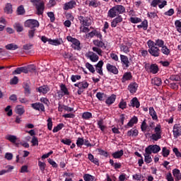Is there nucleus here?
Returning <instances> with one entry per match:
<instances>
[{
  "mask_svg": "<svg viewBox=\"0 0 181 181\" xmlns=\"http://www.w3.org/2000/svg\"><path fill=\"white\" fill-rule=\"evenodd\" d=\"M33 47V45L29 43V44H25L23 46V50H30Z\"/></svg>",
  "mask_w": 181,
  "mask_h": 181,
  "instance_id": "69168bd1",
  "label": "nucleus"
},
{
  "mask_svg": "<svg viewBox=\"0 0 181 181\" xmlns=\"http://www.w3.org/2000/svg\"><path fill=\"white\" fill-rule=\"evenodd\" d=\"M152 84H154V86H157L159 87V86L162 85V79L160 78L156 77L151 80Z\"/></svg>",
  "mask_w": 181,
  "mask_h": 181,
  "instance_id": "a878e982",
  "label": "nucleus"
},
{
  "mask_svg": "<svg viewBox=\"0 0 181 181\" xmlns=\"http://www.w3.org/2000/svg\"><path fill=\"white\" fill-rule=\"evenodd\" d=\"M149 114L151 117H152L153 119H158V115H156V112H155V109H153V107L149 108Z\"/></svg>",
  "mask_w": 181,
  "mask_h": 181,
  "instance_id": "7c9ffc66",
  "label": "nucleus"
},
{
  "mask_svg": "<svg viewBox=\"0 0 181 181\" xmlns=\"http://www.w3.org/2000/svg\"><path fill=\"white\" fill-rule=\"evenodd\" d=\"M31 107L37 111H45V105L40 103H32Z\"/></svg>",
  "mask_w": 181,
  "mask_h": 181,
  "instance_id": "ddd939ff",
  "label": "nucleus"
},
{
  "mask_svg": "<svg viewBox=\"0 0 181 181\" xmlns=\"http://www.w3.org/2000/svg\"><path fill=\"white\" fill-rule=\"evenodd\" d=\"M5 12L7 13H12V4L8 3L4 8Z\"/></svg>",
  "mask_w": 181,
  "mask_h": 181,
  "instance_id": "a19ab883",
  "label": "nucleus"
},
{
  "mask_svg": "<svg viewBox=\"0 0 181 181\" xmlns=\"http://www.w3.org/2000/svg\"><path fill=\"white\" fill-rule=\"evenodd\" d=\"M120 60H121L122 64H124L125 66V67H127V68L129 67V60L128 59V57L121 54Z\"/></svg>",
  "mask_w": 181,
  "mask_h": 181,
  "instance_id": "dca6fc26",
  "label": "nucleus"
},
{
  "mask_svg": "<svg viewBox=\"0 0 181 181\" xmlns=\"http://www.w3.org/2000/svg\"><path fill=\"white\" fill-rule=\"evenodd\" d=\"M76 1L71 0L64 4V11H69V9H73V8L76 6Z\"/></svg>",
  "mask_w": 181,
  "mask_h": 181,
  "instance_id": "9b49d317",
  "label": "nucleus"
},
{
  "mask_svg": "<svg viewBox=\"0 0 181 181\" xmlns=\"http://www.w3.org/2000/svg\"><path fill=\"white\" fill-rule=\"evenodd\" d=\"M144 69L146 71H148V73H152L153 74H156L158 71H159V68L158 67V65L155 64H152L150 65L149 64H146L144 66Z\"/></svg>",
  "mask_w": 181,
  "mask_h": 181,
  "instance_id": "7ed1b4c3",
  "label": "nucleus"
},
{
  "mask_svg": "<svg viewBox=\"0 0 181 181\" xmlns=\"http://www.w3.org/2000/svg\"><path fill=\"white\" fill-rule=\"evenodd\" d=\"M25 94H30V87L28 83H24Z\"/></svg>",
  "mask_w": 181,
  "mask_h": 181,
  "instance_id": "6e6d98bb",
  "label": "nucleus"
},
{
  "mask_svg": "<svg viewBox=\"0 0 181 181\" xmlns=\"http://www.w3.org/2000/svg\"><path fill=\"white\" fill-rule=\"evenodd\" d=\"M144 162H146V163H151V162H152V157H151V153H148L146 151H145L144 153Z\"/></svg>",
  "mask_w": 181,
  "mask_h": 181,
  "instance_id": "cd10ccee",
  "label": "nucleus"
},
{
  "mask_svg": "<svg viewBox=\"0 0 181 181\" xmlns=\"http://www.w3.org/2000/svg\"><path fill=\"white\" fill-rule=\"evenodd\" d=\"M25 8L23 7V5H21L20 6L18 7L17 8V13L18 15H25Z\"/></svg>",
  "mask_w": 181,
  "mask_h": 181,
  "instance_id": "ea45409f",
  "label": "nucleus"
},
{
  "mask_svg": "<svg viewBox=\"0 0 181 181\" xmlns=\"http://www.w3.org/2000/svg\"><path fill=\"white\" fill-rule=\"evenodd\" d=\"M151 138L153 141H158V139H160L162 138V135L158 133L153 134L151 135Z\"/></svg>",
  "mask_w": 181,
  "mask_h": 181,
  "instance_id": "09e8293b",
  "label": "nucleus"
},
{
  "mask_svg": "<svg viewBox=\"0 0 181 181\" xmlns=\"http://www.w3.org/2000/svg\"><path fill=\"white\" fill-rule=\"evenodd\" d=\"M140 105L141 104L139 103V100H138V98L136 97L133 98L130 101L129 107H133V108H134V107L136 108H139Z\"/></svg>",
  "mask_w": 181,
  "mask_h": 181,
  "instance_id": "4468645a",
  "label": "nucleus"
},
{
  "mask_svg": "<svg viewBox=\"0 0 181 181\" xmlns=\"http://www.w3.org/2000/svg\"><path fill=\"white\" fill-rule=\"evenodd\" d=\"M88 158L89 160H90V162H92L95 165H97L98 166V165H100V163H98V159L94 158V156H93V154L89 153L88 155Z\"/></svg>",
  "mask_w": 181,
  "mask_h": 181,
  "instance_id": "c85d7f7f",
  "label": "nucleus"
},
{
  "mask_svg": "<svg viewBox=\"0 0 181 181\" xmlns=\"http://www.w3.org/2000/svg\"><path fill=\"white\" fill-rule=\"evenodd\" d=\"M27 69V74L28 73H33L35 71H36V66L33 64L31 65H28L27 66H25Z\"/></svg>",
  "mask_w": 181,
  "mask_h": 181,
  "instance_id": "473e14b6",
  "label": "nucleus"
},
{
  "mask_svg": "<svg viewBox=\"0 0 181 181\" xmlns=\"http://www.w3.org/2000/svg\"><path fill=\"white\" fill-rule=\"evenodd\" d=\"M174 138L177 139L181 135V126L180 124H175L173 128Z\"/></svg>",
  "mask_w": 181,
  "mask_h": 181,
  "instance_id": "0eeeda50",
  "label": "nucleus"
},
{
  "mask_svg": "<svg viewBox=\"0 0 181 181\" xmlns=\"http://www.w3.org/2000/svg\"><path fill=\"white\" fill-rule=\"evenodd\" d=\"M66 39L68 42H71L72 43L71 47H73V49H74L75 50H80V49H81L80 47V41L78 40L73 38V37L71 36L66 37Z\"/></svg>",
  "mask_w": 181,
  "mask_h": 181,
  "instance_id": "20e7f679",
  "label": "nucleus"
},
{
  "mask_svg": "<svg viewBox=\"0 0 181 181\" xmlns=\"http://www.w3.org/2000/svg\"><path fill=\"white\" fill-rule=\"evenodd\" d=\"M30 2L35 6L37 9V13L38 15H42L45 11V2L42 0H30Z\"/></svg>",
  "mask_w": 181,
  "mask_h": 181,
  "instance_id": "f257e3e1",
  "label": "nucleus"
},
{
  "mask_svg": "<svg viewBox=\"0 0 181 181\" xmlns=\"http://www.w3.org/2000/svg\"><path fill=\"white\" fill-rule=\"evenodd\" d=\"M83 179L85 181H94V176L90 174H85L83 176Z\"/></svg>",
  "mask_w": 181,
  "mask_h": 181,
  "instance_id": "79ce46f5",
  "label": "nucleus"
},
{
  "mask_svg": "<svg viewBox=\"0 0 181 181\" xmlns=\"http://www.w3.org/2000/svg\"><path fill=\"white\" fill-rule=\"evenodd\" d=\"M46 42H48L49 45H53L54 46H59V45H62L59 40H51L46 38Z\"/></svg>",
  "mask_w": 181,
  "mask_h": 181,
  "instance_id": "b1692460",
  "label": "nucleus"
},
{
  "mask_svg": "<svg viewBox=\"0 0 181 181\" xmlns=\"http://www.w3.org/2000/svg\"><path fill=\"white\" fill-rule=\"evenodd\" d=\"M127 136H138V130L137 129H131L127 132Z\"/></svg>",
  "mask_w": 181,
  "mask_h": 181,
  "instance_id": "72a5a7b5",
  "label": "nucleus"
},
{
  "mask_svg": "<svg viewBox=\"0 0 181 181\" xmlns=\"http://www.w3.org/2000/svg\"><path fill=\"white\" fill-rule=\"evenodd\" d=\"M61 142L62 144H64V145H71V140H70V139H63L61 140Z\"/></svg>",
  "mask_w": 181,
  "mask_h": 181,
  "instance_id": "0e129e2a",
  "label": "nucleus"
},
{
  "mask_svg": "<svg viewBox=\"0 0 181 181\" xmlns=\"http://www.w3.org/2000/svg\"><path fill=\"white\" fill-rule=\"evenodd\" d=\"M11 105H8L6 108H5V111L6 112H7V115L8 117H12V109Z\"/></svg>",
  "mask_w": 181,
  "mask_h": 181,
  "instance_id": "13d9d810",
  "label": "nucleus"
},
{
  "mask_svg": "<svg viewBox=\"0 0 181 181\" xmlns=\"http://www.w3.org/2000/svg\"><path fill=\"white\" fill-rule=\"evenodd\" d=\"M130 22H132V23H139V22H142V20L139 18L131 17Z\"/></svg>",
  "mask_w": 181,
  "mask_h": 181,
  "instance_id": "864d4df0",
  "label": "nucleus"
},
{
  "mask_svg": "<svg viewBox=\"0 0 181 181\" xmlns=\"http://www.w3.org/2000/svg\"><path fill=\"white\" fill-rule=\"evenodd\" d=\"M24 26L30 29H36V28H39V21L35 19H29L24 23Z\"/></svg>",
  "mask_w": 181,
  "mask_h": 181,
  "instance_id": "f03ea898",
  "label": "nucleus"
},
{
  "mask_svg": "<svg viewBox=\"0 0 181 181\" xmlns=\"http://www.w3.org/2000/svg\"><path fill=\"white\" fill-rule=\"evenodd\" d=\"M160 52V50L159 49V48H158V47H153L148 49V52L150 53V54H151V56H153L154 57H159Z\"/></svg>",
  "mask_w": 181,
  "mask_h": 181,
  "instance_id": "1a4fd4ad",
  "label": "nucleus"
},
{
  "mask_svg": "<svg viewBox=\"0 0 181 181\" xmlns=\"http://www.w3.org/2000/svg\"><path fill=\"white\" fill-rule=\"evenodd\" d=\"M173 151L175 156H177V158H181V153L179 151V149H177V148H174Z\"/></svg>",
  "mask_w": 181,
  "mask_h": 181,
  "instance_id": "338daca9",
  "label": "nucleus"
},
{
  "mask_svg": "<svg viewBox=\"0 0 181 181\" xmlns=\"http://www.w3.org/2000/svg\"><path fill=\"white\" fill-rule=\"evenodd\" d=\"M119 108H121V110H125V108H127V102H125V101H124V100H122L119 103Z\"/></svg>",
  "mask_w": 181,
  "mask_h": 181,
  "instance_id": "bf43d9fd",
  "label": "nucleus"
},
{
  "mask_svg": "<svg viewBox=\"0 0 181 181\" xmlns=\"http://www.w3.org/2000/svg\"><path fill=\"white\" fill-rule=\"evenodd\" d=\"M132 78V75L130 72H127L123 75V77L122 78V83H125L128 80H131Z\"/></svg>",
  "mask_w": 181,
  "mask_h": 181,
  "instance_id": "4be33fe9",
  "label": "nucleus"
},
{
  "mask_svg": "<svg viewBox=\"0 0 181 181\" xmlns=\"http://www.w3.org/2000/svg\"><path fill=\"white\" fill-rule=\"evenodd\" d=\"M122 155H124V151L120 150L119 151H116V152L113 153L112 154V156H113V158L115 159H119V158H121V156H122Z\"/></svg>",
  "mask_w": 181,
  "mask_h": 181,
  "instance_id": "bb28decb",
  "label": "nucleus"
},
{
  "mask_svg": "<svg viewBox=\"0 0 181 181\" xmlns=\"http://www.w3.org/2000/svg\"><path fill=\"white\" fill-rule=\"evenodd\" d=\"M86 57L88 59H90L91 62H98V59H99L98 55H97L95 53L93 52H88V53H86Z\"/></svg>",
  "mask_w": 181,
  "mask_h": 181,
  "instance_id": "6e6552de",
  "label": "nucleus"
},
{
  "mask_svg": "<svg viewBox=\"0 0 181 181\" xmlns=\"http://www.w3.org/2000/svg\"><path fill=\"white\" fill-rule=\"evenodd\" d=\"M47 129L49 131H52L53 128V122L52 121V117H49L47 120Z\"/></svg>",
  "mask_w": 181,
  "mask_h": 181,
  "instance_id": "37998d69",
  "label": "nucleus"
},
{
  "mask_svg": "<svg viewBox=\"0 0 181 181\" xmlns=\"http://www.w3.org/2000/svg\"><path fill=\"white\" fill-rule=\"evenodd\" d=\"M86 67L88 68V69L89 70V71H90V73H95V69H94V66H93V65L88 62H87L86 64Z\"/></svg>",
  "mask_w": 181,
  "mask_h": 181,
  "instance_id": "c03bdc74",
  "label": "nucleus"
},
{
  "mask_svg": "<svg viewBox=\"0 0 181 181\" xmlns=\"http://www.w3.org/2000/svg\"><path fill=\"white\" fill-rule=\"evenodd\" d=\"M120 50L124 52V53H129V47L127 45H120Z\"/></svg>",
  "mask_w": 181,
  "mask_h": 181,
  "instance_id": "3c124183",
  "label": "nucleus"
},
{
  "mask_svg": "<svg viewBox=\"0 0 181 181\" xmlns=\"http://www.w3.org/2000/svg\"><path fill=\"white\" fill-rule=\"evenodd\" d=\"M160 151V146L158 145H149L147 148L145 149V152H147V153H158Z\"/></svg>",
  "mask_w": 181,
  "mask_h": 181,
  "instance_id": "39448f33",
  "label": "nucleus"
},
{
  "mask_svg": "<svg viewBox=\"0 0 181 181\" xmlns=\"http://www.w3.org/2000/svg\"><path fill=\"white\" fill-rule=\"evenodd\" d=\"M35 32H36V28L30 29L28 31V37H29L30 39H33V37H35Z\"/></svg>",
  "mask_w": 181,
  "mask_h": 181,
  "instance_id": "8fccbe9b",
  "label": "nucleus"
},
{
  "mask_svg": "<svg viewBox=\"0 0 181 181\" xmlns=\"http://www.w3.org/2000/svg\"><path fill=\"white\" fill-rule=\"evenodd\" d=\"M78 19L83 26H90L91 25L89 17L81 16L78 17Z\"/></svg>",
  "mask_w": 181,
  "mask_h": 181,
  "instance_id": "423d86ee",
  "label": "nucleus"
},
{
  "mask_svg": "<svg viewBox=\"0 0 181 181\" xmlns=\"http://www.w3.org/2000/svg\"><path fill=\"white\" fill-rule=\"evenodd\" d=\"M117 98V95H112L111 96H110L105 101L106 104H107L108 105H111V104H113V103L115 101Z\"/></svg>",
  "mask_w": 181,
  "mask_h": 181,
  "instance_id": "5701e85b",
  "label": "nucleus"
},
{
  "mask_svg": "<svg viewBox=\"0 0 181 181\" xmlns=\"http://www.w3.org/2000/svg\"><path fill=\"white\" fill-rule=\"evenodd\" d=\"M6 170H2L0 171V176H2V175H5V173H9V172H12L13 170L14 167L12 165H7L6 167Z\"/></svg>",
  "mask_w": 181,
  "mask_h": 181,
  "instance_id": "412c9836",
  "label": "nucleus"
},
{
  "mask_svg": "<svg viewBox=\"0 0 181 181\" xmlns=\"http://www.w3.org/2000/svg\"><path fill=\"white\" fill-rule=\"evenodd\" d=\"M161 52L163 54H165V56H169V54L170 53V49L168 48L167 46L161 47Z\"/></svg>",
  "mask_w": 181,
  "mask_h": 181,
  "instance_id": "58836bf2",
  "label": "nucleus"
},
{
  "mask_svg": "<svg viewBox=\"0 0 181 181\" xmlns=\"http://www.w3.org/2000/svg\"><path fill=\"white\" fill-rule=\"evenodd\" d=\"M170 80H171L172 81H180V76L179 75H172L170 77Z\"/></svg>",
  "mask_w": 181,
  "mask_h": 181,
  "instance_id": "052dcab7",
  "label": "nucleus"
},
{
  "mask_svg": "<svg viewBox=\"0 0 181 181\" xmlns=\"http://www.w3.org/2000/svg\"><path fill=\"white\" fill-rule=\"evenodd\" d=\"M133 179H135V180H144V176L141 174H135L133 175Z\"/></svg>",
  "mask_w": 181,
  "mask_h": 181,
  "instance_id": "680f3d73",
  "label": "nucleus"
},
{
  "mask_svg": "<svg viewBox=\"0 0 181 181\" xmlns=\"http://www.w3.org/2000/svg\"><path fill=\"white\" fill-rule=\"evenodd\" d=\"M115 8L118 13H124V12H125V7H124V6L117 5L115 6Z\"/></svg>",
  "mask_w": 181,
  "mask_h": 181,
  "instance_id": "f704fd0d",
  "label": "nucleus"
},
{
  "mask_svg": "<svg viewBox=\"0 0 181 181\" xmlns=\"http://www.w3.org/2000/svg\"><path fill=\"white\" fill-rule=\"evenodd\" d=\"M18 83H19V78H18V76H14L10 81V84L11 85H16Z\"/></svg>",
  "mask_w": 181,
  "mask_h": 181,
  "instance_id": "4d7b16f0",
  "label": "nucleus"
},
{
  "mask_svg": "<svg viewBox=\"0 0 181 181\" xmlns=\"http://www.w3.org/2000/svg\"><path fill=\"white\" fill-rule=\"evenodd\" d=\"M16 112L18 114V115H23L25 114V109L21 105H17L16 107Z\"/></svg>",
  "mask_w": 181,
  "mask_h": 181,
  "instance_id": "393cba45",
  "label": "nucleus"
},
{
  "mask_svg": "<svg viewBox=\"0 0 181 181\" xmlns=\"http://www.w3.org/2000/svg\"><path fill=\"white\" fill-rule=\"evenodd\" d=\"M91 117H93V115L89 112H86L82 115V118H83V119H90Z\"/></svg>",
  "mask_w": 181,
  "mask_h": 181,
  "instance_id": "de8ad7c7",
  "label": "nucleus"
},
{
  "mask_svg": "<svg viewBox=\"0 0 181 181\" xmlns=\"http://www.w3.org/2000/svg\"><path fill=\"white\" fill-rule=\"evenodd\" d=\"M6 49L7 50H16V49H19V47L17 45L11 43L6 45Z\"/></svg>",
  "mask_w": 181,
  "mask_h": 181,
  "instance_id": "c756f323",
  "label": "nucleus"
},
{
  "mask_svg": "<svg viewBox=\"0 0 181 181\" xmlns=\"http://www.w3.org/2000/svg\"><path fill=\"white\" fill-rule=\"evenodd\" d=\"M170 153V151L166 147H163L162 150V155L164 158H168Z\"/></svg>",
  "mask_w": 181,
  "mask_h": 181,
  "instance_id": "c9c22d12",
  "label": "nucleus"
},
{
  "mask_svg": "<svg viewBox=\"0 0 181 181\" xmlns=\"http://www.w3.org/2000/svg\"><path fill=\"white\" fill-rule=\"evenodd\" d=\"M6 139L11 142V144H15V142L18 141V137H16L15 135L8 134L6 136Z\"/></svg>",
  "mask_w": 181,
  "mask_h": 181,
  "instance_id": "aec40b11",
  "label": "nucleus"
},
{
  "mask_svg": "<svg viewBox=\"0 0 181 181\" xmlns=\"http://www.w3.org/2000/svg\"><path fill=\"white\" fill-rule=\"evenodd\" d=\"M118 11H117V8H115V6L112 7V8H110L107 13V16H109V18H115V16H117V15H118Z\"/></svg>",
  "mask_w": 181,
  "mask_h": 181,
  "instance_id": "2eb2a0df",
  "label": "nucleus"
},
{
  "mask_svg": "<svg viewBox=\"0 0 181 181\" xmlns=\"http://www.w3.org/2000/svg\"><path fill=\"white\" fill-rule=\"evenodd\" d=\"M139 29H141L143 28L144 30H146L148 29V21L144 20L141 25H139L137 26Z\"/></svg>",
  "mask_w": 181,
  "mask_h": 181,
  "instance_id": "2f4dec72",
  "label": "nucleus"
},
{
  "mask_svg": "<svg viewBox=\"0 0 181 181\" xmlns=\"http://www.w3.org/2000/svg\"><path fill=\"white\" fill-rule=\"evenodd\" d=\"M164 45H165V42H163V40H156L155 46H158V47H163V46H165Z\"/></svg>",
  "mask_w": 181,
  "mask_h": 181,
  "instance_id": "5fc2aeb1",
  "label": "nucleus"
},
{
  "mask_svg": "<svg viewBox=\"0 0 181 181\" xmlns=\"http://www.w3.org/2000/svg\"><path fill=\"white\" fill-rule=\"evenodd\" d=\"M175 25L177 32H179V33H181V21L179 20L175 21Z\"/></svg>",
  "mask_w": 181,
  "mask_h": 181,
  "instance_id": "a18cd8bd",
  "label": "nucleus"
},
{
  "mask_svg": "<svg viewBox=\"0 0 181 181\" xmlns=\"http://www.w3.org/2000/svg\"><path fill=\"white\" fill-rule=\"evenodd\" d=\"M63 127H64V124L60 123L57 127H54L52 132L56 133L59 132L61 129H62Z\"/></svg>",
  "mask_w": 181,
  "mask_h": 181,
  "instance_id": "e433bc0d",
  "label": "nucleus"
},
{
  "mask_svg": "<svg viewBox=\"0 0 181 181\" xmlns=\"http://www.w3.org/2000/svg\"><path fill=\"white\" fill-rule=\"evenodd\" d=\"M93 45L95 46H97V47H104V49H107V47H105V44L100 40H93Z\"/></svg>",
  "mask_w": 181,
  "mask_h": 181,
  "instance_id": "6ab92c4d",
  "label": "nucleus"
},
{
  "mask_svg": "<svg viewBox=\"0 0 181 181\" xmlns=\"http://www.w3.org/2000/svg\"><path fill=\"white\" fill-rule=\"evenodd\" d=\"M56 5V1L55 0H49V3L47 4V8H52V6H54Z\"/></svg>",
  "mask_w": 181,
  "mask_h": 181,
  "instance_id": "774afa93",
  "label": "nucleus"
},
{
  "mask_svg": "<svg viewBox=\"0 0 181 181\" xmlns=\"http://www.w3.org/2000/svg\"><path fill=\"white\" fill-rule=\"evenodd\" d=\"M15 28L17 30V32H23V27L20 23H16Z\"/></svg>",
  "mask_w": 181,
  "mask_h": 181,
  "instance_id": "e2e57ef3",
  "label": "nucleus"
},
{
  "mask_svg": "<svg viewBox=\"0 0 181 181\" xmlns=\"http://www.w3.org/2000/svg\"><path fill=\"white\" fill-rule=\"evenodd\" d=\"M21 73L28 74V68H26V66L18 67L12 72V74H21Z\"/></svg>",
  "mask_w": 181,
  "mask_h": 181,
  "instance_id": "f8f14e48",
  "label": "nucleus"
},
{
  "mask_svg": "<svg viewBox=\"0 0 181 181\" xmlns=\"http://www.w3.org/2000/svg\"><path fill=\"white\" fill-rule=\"evenodd\" d=\"M106 69L109 73H112V74H118V69L111 64H107Z\"/></svg>",
  "mask_w": 181,
  "mask_h": 181,
  "instance_id": "9d476101",
  "label": "nucleus"
},
{
  "mask_svg": "<svg viewBox=\"0 0 181 181\" xmlns=\"http://www.w3.org/2000/svg\"><path fill=\"white\" fill-rule=\"evenodd\" d=\"M61 90L62 91V93H64V95H69V90L66 87V85L64 84L61 85Z\"/></svg>",
  "mask_w": 181,
  "mask_h": 181,
  "instance_id": "49530a36",
  "label": "nucleus"
},
{
  "mask_svg": "<svg viewBox=\"0 0 181 181\" xmlns=\"http://www.w3.org/2000/svg\"><path fill=\"white\" fill-rule=\"evenodd\" d=\"M48 18H49L50 19V22H54V21H56V17H54V13L53 12H48L47 13Z\"/></svg>",
  "mask_w": 181,
  "mask_h": 181,
  "instance_id": "603ef678",
  "label": "nucleus"
},
{
  "mask_svg": "<svg viewBox=\"0 0 181 181\" xmlns=\"http://www.w3.org/2000/svg\"><path fill=\"white\" fill-rule=\"evenodd\" d=\"M173 174L175 177V180L176 181L181 180V173L179 169H177V168L174 169L173 170Z\"/></svg>",
  "mask_w": 181,
  "mask_h": 181,
  "instance_id": "f3484780",
  "label": "nucleus"
},
{
  "mask_svg": "<svg viewBox=\"0 0 181 181\" xmlns=\"http://www.w3.org/2000/svg\"><path fill=\"white\" fill-rule=\"evenodd\" d=\"M128 90L130 93H132V94L136 93V90H138V84H136V83H131L128 87Z\"/></svg>",
  "mask_w": 181,
  "mask_h": 181,
  "instance_id": "a211bd4d",
  "label": "nucleus"
},
{
  "mask_svg": "<svg viewBox=\"0 0 181 181\" xmlns=\"http://www.w3.org/2000/svg\"><path fill=\"white\" fill-rule=\"evenodd\" d=\"M64 59H69V60L73 61L74 60V57L73 56V54L69 53V52H64L63 54Z\"/></svg>",
  "mask_w": 181,
  "mask_h": 181,
  "instance_id": "4c0bfd02",
  "label": "nucleus"
}]
</instances>
